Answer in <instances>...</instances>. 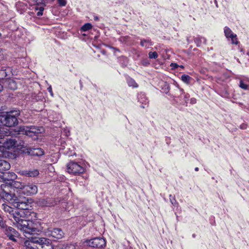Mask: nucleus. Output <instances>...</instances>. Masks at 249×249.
<instances>
[{
    "label": "nucleus",
    "mask_w": 249,
    "mask_h": 249,
    "mask_svg": "<svg viewBox=\"0 0 249 249\" xmlns=\"http://www.w3.org/2000/svg\"><path fill=\"white\" fill-rule=\"evenodd\" d=\"M27 243L29 249H53L51 240L45 237H32V242Z\"/></svg>",
    "instance_id": "obj_2"
},
{
    "label": "nucleus",
    "mask_w": 249,
    "mask_h": 249,
    "mask_svg": "<svg viewBox=\"0 0 249 249\" xmlns=\"http://www.w3.org/2000/svg\"><path fill=\"white\" fill-rule=\"evenodd\" d=\"M170 66L174 69H176L178 68V67H179V66L177 64L174 63H172Z\"/></svg>",
    "instance_id": "obj_38"
},
{
    "label": "nucleus",
    "mask_w": 249,
    "mask_h": 249,
    "mask_svg": "<svg viewBox=\"0 0 249 249\" xmlns=\"http://www.w3.org/2000/svg\"><path fill=\"white\" fill-rule=\"evenodd\" d=\"M20 114V111L18 109L2 112V116L1 118L2 124L9 127L15 126L18 123V117Z\"/></svg>",
    "instance_id": "obj_3"
},
{
    "label": "nucleus",
    "mask_w": 249,
    "mask_h": 249,
    "mask_svg": "<svg viewBox=\"0 0 249 249\" xmlns=\"http://www.w3.org/2000/svg\"><path fill=\"white\" fill-rule=\"evenodd\" d=\"M192 236H193V238H195L196 237V234H193L192 235Z\"/></svg>",
    "instance_id": "obj_53"
},
{
    "label": "nucleus",
    "mask_w": 249,
    "mask_h": 249,
    "mask_svg": "<svg viewBox=\"0 0 249 249\" xmlns=\"http://www.w3.org/2000/svg\"><path fill=\"white\" fill-rule=\"evenodd\" d=\"M1 156H3V154L0 153V174L1 175L4 171L9 170L11 167L10 163L8 161L1 159Z\"/></svg>",
    "instance_id": "obj_19"
},
{
    "label": "nucleus",
    "mask_w": 249,
    "mask_h": 249,
    "mask_svg": "<svg viewBox=\"0 0 249 249\" xmlns=\"http://www.w3.org/2000/svg\"><path fill=\"white\" fill-rule=\"evenodd\" d=\"M36 10H39V11H40V12H42V13H43V11H44V7H42V6H40V7H36Z\"/></svg>",
    "instance_id": "obj_40"
},
{
    "label": "nucleus",
    "mask_w": 249,
    "mask_h": 249,
    "mask_svg": "<svg viewBox=\"0 0 249 249\" xmlns=\"http://www.w3.org/2000/svg\"><path fill=\"white\" fill-rule=\"evenodd\" d=\"M17 176L14 173L7 172L3 173L1 175V182H9V180H15Z\"/></svg>",
    "instance_id": "obj_18"
},
{
    "label": "nucleus",
    "mask_w": 249,
    "mask_h": 249,
    "mask_svg": "<svg viewBox=\"0 0 249 249\" xmlns=\"http://www.w3.org/2000/svg\"><path fill=\"white\" fill-rule=\"evenodd\" d=\"M6 186L10 187L11 190L9 192L4 190L0 192V198L13 207L21 210H28V198L18 192L19 190H22L24 184L19 181L9 180V182H6Z\"/></svg>",
    "instance_id": "obj_1"
},
{
    "label": "nucleus",
    "mask_w": 249,
    "mask_h": 249,
    "mask_svg": "<svg viewBox=\"0 0 249 249\" xmlns=\"http://www.w3.org/2000/svg\"><path fill=\"white\" fill-rule=\"evenodd\" d=\"M2 206L3 207V210H4L5 212H8L10 213H14L13 208L11 207V206H10L5 204H3Z\"/></svg>",
    "instance_id": "obj_29"
},
{
    "label": "nucleus",
    "mask_w": 249,
    "mask_h": 249,
    "mask_svg": "<svg viewBox=\"0 0 249 249\" xmlns=\"http://www.w3.org/2000/svg\"><path fill=\"white\" fill-rule=\"evenodd\" d=\"M36 2L37 3H42V2H43V0H36Z\"/></svg>",
    "instance_id": "obj_44"
},
{
    "label": "nucleus",
    "mask_w": 249,
    "mask_h": 249,
    "mask_svg": "<svg viewBox=\"0 0 249 249\" xmlns=\"http://www.w3.org/2000/svg\"><path fill=\"white\" fill-rule=\"evenodd\" d=\"M76 244L73 242H65L59 246V249H75Z\"/></svg>",
    "instance_id": "obj_20"
},
{
    "label": "nucleus",
    "mask_w": 249,
    "mask_h": 249,
    "mask_svg": "<svg viewBox=\"0 0 249 249\" xmlns=\"http://www.w3.org/2000/svg\"><path fill=\"white\" fill-rule=\"evenodd\" d=\"M224 34L226 37L228 38H230L231 37L234 36V34H233L232 32V31L228 27H225L224 28Z\"/></svg>",
    "instance_id": "obj_24"
},
{
    "label": "nucleus",
    "mask_w": 249,
    "mask_h": 249,
    "mask_svg": "<svg viewBox=\"0 0 249 249\" xmlns=\"http://www.w3.org/2000/svg\"><path fill=\"white\" fill-rule=\"evenodd\" d=\"M3 38L2 34L0 33V39H1Z\"/></svg>",
    "instance_id": "obj_51"
},
{
    "label": "nucleus",
    "mask_w": 249,
    "mask_h": 249,
    "mask_svg": "<svg viewBox=\"0 0 249 249\" xmlns=\"http://www.w3.org/2000/svg\"><path fill=\"white\" fill-rule=\"evenodd\" d=\"M248 85L243 83L242 81L240 82V87L244 89H248Z\"/></svg>",
    "instance_id": "obj_36"
},
{
    "label": "nucleus",
    "mask_w": 249,
    "mask_h": 249,
    "mask_svg": "<svg viewBox=\"0 0 249 249\" xmlns=\"http://www.w3.org/2000/svg\"><path fill=\"white\" fill-rule=\"evenodd\" d=\"M3 234L5 238L9 241H15L16 240H22L25 239L22 237L19 232L12 227L7 228L3 231Z\"/></svg>",
    "instance_id": "obj_7"
},
{
    "label": "nucleus",
    "mask_w": 249,
    "mask_h": 249,
    "mask_svg": "<svg viewBox=\"0 0 249 249\" xmlns=\"http://www.w3.org/2000/svg\"><path fill=\"white\" fill-rule=\"evenodd\" d=\"M68 172L74 175H80L85 172L84 168L74 161H71L67 164Z\"/></svg>",
    "instance_id": "obj_8"
},
{
    "label": "nucleus",
    "mask_w": 249,
    "mask_h": 249,
    "mask_svg": "<svg viewBox=\"0 0 249 249\" xmlns=\"http://www.w3.org/2000/svg\"><path fill=\"white\" fill-rule=\"evenodd\" d=\"M0 227L2 229V231L3 232V231L7 229V228H9L10 226H7L5 222L3 221L1 217H0Z\"/></svg>",
    "instance_id": "obj_31"
},
{
    "label": "nucleus",
    "mask_w": 249,
    "mask_h": 249,
    "mask_svg": "<svg viewBox=\"0 0 249 249\" xmlns=\"http://www.w3.org/2000/svg\"><path fill=\"white\" fill-rule=\"evenodd\" d=\"M169 197L170 201L173 205L175 206L178 204L174 196H173L171 195H170Z\"/></svg>",
    "instance_id": "obj_35"
},
{
    "label": "nucleus",
    "mask_w": 249,
    "mask_h": 249,
    "mask_svg": "<svg viewBox=\"0 0 249 249\" xmlns=\"http://www.w3.org/2000/svg\"><path fill=\"white\" fill-rule=\"evenodd\" d=\"M13 218L15 220V225L20 231H24L29 220L22 219L18 212L13 213Z\"/></svg>",
    "instance_id": "obj_10"
},
{
    "label": "nucleus",
    "mask_w": 249,
    "mask_h": 249,
    "mask_svg": "<svg viewBox=\"0 0 249 249\" xmlns=\"http://www.w3.org/2000/svg\"><path fill=\"white\" fill-rule=\"evenodd\" d=\"M232 44L238 45L239 42L238 41V38L236 34L234 35V36L230 37Z\"/></svg>",
    "instance_id": "obj_33"
},
{
    "label": "nucleus",
    "mask_w": 249,
    "mask_h": 249,
    "mask_svg": "<svg viewBox=\"0 0 249 249\" xmlns=\"http://www.w3.org/2000/svg\"><path fill=\"white\" fill-rule=\"evenodd\" d=\"M43 15V13L40 11H38L36 13L37 16H41Z\"/></svg>",
    "instance_id": "obj_42"
},
{
    "label": "nucleus",
    "mask_w": 249,
    "mask_h": 249,
    "mask_svg": "<svg viewBox=\"0 0 249 249\" xmlns=\"http://www.w3.org/2000/svg\"><path fill=\"white\" fill-rule=\"evenodd\" d=\"M187 41L188 43H190V40H189V38H187Z\"/></svg>",
    "instance_id": "obj_52"
},
{
    "label": "nucleus",
    "mask_w": 249,
    "mask_h": 249,
    "mask_svg": "<svg viewBox=\"0 0 249 249\" xmlns=\"http://www.w3.org/2000/svg\"><path fill=\"white\" fill-rule=\"evenodd\" d=\"M22 152L29 156L40 157L45 154L44 150L39 147H28L22 150Z\"/></svg>",
    "instance_id": "obj_12"
},
{
    "label": "nucleus",
    "mask_w": 249,
    "mask_h": 249,
    "mask_svg": "<svg viewBox=\"0 0 249 249\" xmlns=\"http://www.w3.org/2000/svg\"><path fill=\"white\" fill-rule=\"evenodd\" d=\"M149 57L151 59H156L158 57V54L156 52H150L148 53Z\"/></svg>",
    "instance_id": "obj_34"
},
{
    "label": "nucleus",
    "mask_w": 249,
    "mask_h": 249,
    "mask_svg": "<svg viewBox=\"0 0 249 249\" xmlns=\"http://www.w3.org/2000/svg\"><path fill=\"white\" fill-rule=\"evenodd\" d=\"M194 42L197 47H200L202 43H206V39L203 37L198 36L194 38Z\"/></svg>",
    "instance_id": "obj_22"
},
{
    "label": "nucleus",
    "mask_w": 249,
    "mask_h": 249,
    "mask_svg": "<svg viewBox=\"0 0 249 249\" xmlns=\"http://www.w3.org/2000/svg\"><path fill=\"white\" fill-rule=\"evenodd\" d=\"M181 80L185 83L188 84L190 83L191 77L187 74H183L181 76Z\"/></svg>",
    "instance_id": "obj_27"
},
{
    "label": "nucleus",
    "mask_w": 249,
    "mask_h": 249,
    "mask_svg": "<svg viewBox=\"0 0 249 249\" xmlns=\"http://www.w3.org/2000/svg\"><path fill=\"white\" fill-rule=\"evenodd\" d=\"M1 132H2L1 128L0 127V135H3L4 134V133H2Z\"/></svg>",
    "instance_id": "obj_48"
},
{
    "label": "nucleus",
    "mask_w": 249,
    "mask_h": 249,
    "mask_svg": "<svg viewBox=\"0 0 249 249\" xmlns=\"http://www.w3.org/2000/svg\"><path fill=\"white\" fill-rule=\"evenodd\" d=\"M240 127L241 129H245L247 128V124H243L240 125Z\"/></svg>",
    "instance_id": "obj_41"
},
{
    "label": "nucleus",
    "mask_w": 249,
    "mask_h": 249,
    "mask_svg": "<svg viewBox=\"0 0 249 249\" xmlns=\"http://www.w3.org/2000/svg\"><path fill=\"white\" fill-rule=\"evenodd\" d=\"M58 3L61 6H64L66 5L67 2L66 0H57Z\"/></svg>",
    "instance_id": "obj_37"
},
{
    "label": "nucleus",
    "mask_w": 249,
    "mask_h": 249,
    "mask_svg": "<svg viewBox=\"0 0 249 249\" xmlns=\"http://www.w3.org/2000/svg\"><path fill=\"white\" fill-rule=\"evenodd\" d=\"M37 186L33 183H28L27 185H24L22 190H19V193H22L26 196H31L35 195L37 193Z\"/></svg>",
    "instance_id": "obj_11"
},
{
    "label": "nucleus",
    "mask_w": 249,
    "mask_h": 249,
    "mask_svg": "<svg viewBox=\"0 0 249 249\" xmlns=\"http://www.w3.org/2000/svg\"><path fill=\"white\" fill-rule=\"evenodd\" d=\"M47 89H48V91L50 92L51 96H53V90H52L51 86H50L49 88H48Z\"/></svg>",
    "instance_id": "obj_39"
},
{
    "label": "nucleus",
    "mask_w": 249,
    "mask_h": 249,
    "mask_svg": "<svg viewBox=\"0 0 249 249\" xmlns=\"http://www.w3.org/2000/svg\"><path fill=\"white\" fill-rule=\"evenodd\" d=\"M11 72V68H8L7 69H3V68L0 71V73L4 77L7 76L9 75V73Z\"/></svg>",
    "instance_id": "obj_28"
},
{
    "label": "nucleus",
    "mask_w": 249,
    "mask_h": 249,
    "mask_svg": "<svg viewBox=\"0 0 249 249\" xmlns=\"http://www.w3.org/2000/svg\"><path fill=\"white\" fill-rule=\"evenodd\" d=\"M85 242L88 246L93 248H103L106 244L105 239L102 237H96L87 240Z\"/></svg>",
    "instance_id": "obj_9"
},
{
    "label": "nucleus",
    "mask_w": 249,
    "mask_h": 249,
    "mask_svg": "<svg viewBox=\"0 0 249 249\" xmlns=\"http://www.w3.org/2000/svg\"><path fill=\"white\" fill-rule=\"evenodd\" d=\"M5 84L7 88L15 90L17 88V85L15 80L12 79H7L5 82Z\"/></svg>",
    "instance_id": "obj_21"
},
{
    "label": "nucleus",
    "mask_w": 249,
    "mask_h": 249,
    "mask_svg": "<svg viewBox=\"0 0 249 249\" xmlns=\"http://www.w3.org/2000/svg\"><path fill=\"white\" fill-rule=\"evenodd\" d=\"M94 19L95 21H97L99 20V18L97 16H94Z\"/></svg>",
    "instance_id": "obj_45"
},
{
    "label": "nucleus",
    "mask_w": 249,
    "mask_h": 249,
    "mask_svg": "<svg viewBox=\"0 0 249 249\" xmlns=\"http://www.w3.org/2000/svg\"><path fill=\"white\" fill-rule=\"evenodd\" d=\"M2 247V244L0 243V249Z\"/></svg>",
    "instance_id": "obj_55"
},
{
    "label": "nucleus",
    "mask_w": 249,
    "mask_h": 249,
    "mask_svg": "<svg viewBox=\"0 0 249 249\" xmlns=\"http://www.w3.org/2000/svg\"><path fill=\"white\" fill-rule=\"evenodd\" d=\"M1 174H0V182H1Z\"/></svg>",
    "instance_id": "obj_54"
},
{
    "label": "nucleus",
    "mask_w": 249,
    "mask_h": 249,
    "mask_svg": "<svg viewBox=\"0 0 249 249\" xmlns=\"http://www.w3.org/2000/svg\"><path fill=\"white\" fill-rule=\"evenodd\" d=\"M39 174V171L36 169H30L20 171V174L26 177L35 178L37 177Z\"/></svg>",
    "instance_id": "obj_15"
},
{
    "label": "nucleus",
    "mask_w": 249,
    "mask_h": 249,
    "mask_svg": "<svg viewBox=\"0 0 249 249\" xmlns=\"http://www.w3.org/2000/svg\"><path fill=\"white\" fill-rule=\"evenodd\" d=\"M5 135H0V153L3 154L6 149L15 147L17 141L9 137L10 132L5 131Z\"/></svg>",
    "instance_id": "obj_4"
},
{
    "label": "nucleus",
    "mask_w": 249,
    "mask_h": 249,
    "mask_svg": "<svg viewBox=\"0 0 249 249\" xmlns=\"http://www.w3.org/2000/svg\"><path fill=\"white\" fill-rule=\"evenodd\" d=\"M198 170H199V169H198V167H196V168H195V170L196 171H198Z\"/></svg>",
    "instance_id": "obj_50"
},
{
    "label": "nucleus",
    "mask_w": 249,
    "mask_h": 249,
    "mask_svg": "<svg viewBox=\"0 0 249 249\" xmlns=\"http://www.w3.org/2000/svg\"><path fill=\"white\" fill-rule=\"evenodd\" d=\"M61 199L60 198L47 197L42 199L40 202L44 206L52 207L60 203Z\"/></svg>",
    "instance_id": "obj_14"
},
{
    "label": "nucleus",
    "mask_w": 249,
    "mask_h": 249,
    "mask_svg": "<svg viewBox=\"0 0 249 249\" xmlns=\"http://www.w3.org/2000/svg\"><path fill=\"white\" fill-rule=\"evenodd\" d=\"M23 231L28 234H35L38 231V230L35 227L32 221L29 220Z\"/></svg>",
    "instance_id": "obj_17"
},
{
    "label": "nucleus",
    "mask_w": 249,
    "mask_h": 249,
    "mask_svg": "<svg viewBox=\"0 0 249 249\" xmlns=\"http://www.w3.org/2000/svg\"><path fill=\"white\" fill-rule=\"evenodd\" d=\"M127 82L129 86H131L133 88H137L138 87V84L133 79L130 78L128 79Z\"/></svg>",
    "instance_id": "obj_32"
},
{
    "label": "nucleus",
    "mask_w": 249,
    "mask_h": 249,
    "mask_svg": "<svg viewBox=\"0 0 249 249\" xmlns=\"http://www.w3.org/2000/svg\"><path fill=\"white\" fill-rule=\"evenodd\" d=\"M140 44L142 46L147 47V44L152 45V42L150 39H141Z\"/></svg>",
    "instance_id": "obj_26"
},
{
    "label": "nucleus",
    "mask_w": 249,
    "mask_h": 249,
    "mask_svg": "<svg viewBox=\"0 0 249 249\" xmlns=\"http://www.w3.org/2000/svg\"><path fill=\"white\" fill-rule=\"evenodd\" d=\"M92 26L91 25V24H90V23H85V24H84L81 27V31H82V32H86V31H87L88 30H89V29H91Z\"/></svg>",
    "instance_id": "obj_25"
},
{
    "label": "nucleus",
    "mask_w": 249,
    "mask_h": 249,
    "mask_svg": "<svg viewBox=\"0 0 249 249\" xmlns=\"http://www.w3.org/2000/svg\"><path fill=\"white\" fill-rule=\"evenodd\" d=\"M214 3H215V4H216V6L217 7H218V4H217V0H214Z\"/></svg>",
    "instance_id": "obj_49"
},
{
    "label": "nucleus",
    "mask_w": 249,
    "mask_h": 249,
    "mask_svg": "<svg viewBox=\"0 0 249 249\" xmlns=\"http://www.w3.org/2000/svg\"><path fill=\"white\" fill-rule=\"evenodd\" d=\"M180 67L181 68H183L184 67H183V66H182V65H181V66H180Z\"/></svg>",
    "instance_id": "obj_56"
},
{
    "label": "nucleus",
    "mask_w": 249,
    "mask_h": 249,
    "mask_svg": "<svg viewBox=\"0 0 249 249\" xmlns=\"http://www.w3.org/2000/svg\"><path fill=\"white\" fill-rule=\"evenodd\" d=\"M18 132L19 134H25L31 137L33 140H36L38 139L40 130L34 126H20L18 127Z\"/></svg>",
    "instance_id": "obj_5"
},
{
    "label": "nucleus",
    "mask_w": 249,
    "mask_h": 249,
    "mask_svg": "<svg viewBox=\"0 0 249 249\" xmlns=\"http://www.w3.org/2000/svg\"><path fill=\"white\" fill-rule=\"evenodd\" d=\"M6 58V51L4 49L0 48V62Z\"/></svg>",
    "instance_id": "obj_30"
},
{
    "label": "nucleus",
    "mask_w": 249,
    "mask_h": 249,
    "mask_svg": "<svg viewBox=\"0 0 249 249\" xmlns=\"http://www.w3.org/2000/svg\"><path fill=\"white\" fill-rule=\"evenodd\" d=\"M2 116V112L0 113V124H2V119L1 120V118Z\"/></svg>",
    "instance_id": "obj_43"
},
{
    "label": "nucleus",
    "mask_w": 249,
    "mask_h": 249,
    "mask_svg": "<svg viewBox=\"0 0 249 249\" xmlns=\"http://www.w3.org/2000/svg\"><path fill=\"white\" fill-rule=\"evenodd\" d=\"M177 89H176V93H175V97H178V94H179L180 96H181L182 94H183L184 98H188V94H185V92L183 91V89H180L179 87V86L177 85Z\"/></svg>",
    "instance_id": "obj_23"
},
{
    "label": "nucleus",
    "mask_w": 249,
    "mask_h": 249,
    "mask_svg": "<svg viewBox=\"0 0 249 249\" xmlns=\"http://www.w3.org/2000/svg\"><path fill=\"white\" fill-rule=\"evenodd\" d=\"M113 49L115 50V53L116 52H120L119 49H117V48H113Z\"/></svg>",
    "instance_id": "obj_47"
},
{
    "label": "nucleus",
    "mask_w": 249,
    "mask_h": 249,
    "mask_svg": "<svg viewBox=\"0 0 249 249\" xmlns=\"http://www.w3.org/2000/svg\"><path fill=\"white\" fill-rule=\"evenodd\" d=\"M138 102L141 104V107L144 108L148 107L149 100L144 93L142 92L139 93L138 95Z\"/></svg>",
    "instance_id": "obj_16"
},
{
    "label": "nucleus",
    "mask_w": 249,
    "mask_h": 249,
    "mask_svg": "<svg viewBox=\"0 0 249 249\" xmlns=\"http://www.w3.org/2000/svg\"><path fill=\"white\" fill-rule=\"evenodd\" d=\"M48 235L53 238V241H57L64 237L65 233L60 228L50 229L48 231Z\"/></svg>",
    "instance_id": "obj_13"
},
{
    "label": "nucleus",
    "mask_w": 249,
    "mask_h": 249,
    "mask_svg": "<svg viewBox=\"0 0 249 249\" xmlns=\"http://www.w3.org/2000/svg\"><path fill=\"white\" fill-rule=\"evenodd\" d=\"M32 242V237L30 240L23 239L22 240H16L8 242L4 249H29L27 248V243Z\"/></svg>",
    "instance_id": "obj_6"
},
{
    "label": "nucleus",
    "mask_w": 249,
    "mask_h": 249,
    "mask_svg": "<svg viewBox=\"0 0 249 249\" xmlns=\"http://www.w3.org/2000/svg\"><path fill=\"white\" fill-rule=\"evenodd\" d=\"M79 83H80V88H81V89H82L83 85H82V81L81 80L79 81Z\"/></svg>",
    "instance_id": "obj_46"
}]
</instances>
